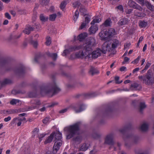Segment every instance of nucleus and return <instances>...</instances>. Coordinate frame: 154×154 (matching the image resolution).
Wrapping results in <instances>:
<instances>
[{"label": "nucleus", "mask_w": 154, "mask_h": 154, "mask_svg": "<svg viewBox=\"0 0 154 154\" xmlns=\"http://www.w3.org/2000/svg\"><path fill=\"white\" fill-rule=\"evenodd\" d=\"M54 139L56 141H59L61 140L62 138V134L59 131H57L56 133L55 132Z\"/></svg>", "instance_id": "23"}, {"label": "nucleus", "mask_w": 154, "mask_h": 154, "mask_svg": "<svg viewBox=\"0 0 154 154\" xmlns=\"http://www.w3.org/2000/svg\"><path fill=\"white\" fill-rule=\"evenodd\" d=\"M125 137L129 139V142L125 141V146L127 149H130L132 146L136 145L139 142L140 137L131 134H127Z\"/></svg>", "instance_id": "5"}, {"label": "nucleus", "mask_w": 154, "mask_h": 154, "mask_svg": "<svg viewBox=\"0 0 154 154\" xmlns=\"http://www.w3.org/2000/svg\"><path fill=\"white\" fill-rule=\"evenodd\" d=\"M49 117H47L43 120V122L44 124H46L49 121Z\"/></svg>", "instance_id": "55"}, {"label": "nucleus", "mask_w": 154, "mask_h": 154, "mask_svg": "<svg viewBox=\"0 0 154 154\" xmlns=\"http://www.w3.org/2000/svg\"><path fill=\"white\" fill-rule=\"evenodd\" d=\"M79 123H77L68 128V131L69 134L67 136V138L70 139L77 133L79 130Z\"/></svg>", "instance_id": "6"}, {"label": "nucleus", "mask_w": 154, "mask_h": 154, "mask_svg": "<svg viewBox=\"0 0 154 154\" xmlns=\"http://www.w3.org/2000/svg\"><path fill=\"white\" fill-rule=\"evenodd\" d=\"M133 9H127L125 10V12L127 14H130L132 13Z\"/></svg>", "instance_id": "54"}, {"label": "nucleus", "mask_w": 154, "mask_h": 154, "mask_svg": "<svg viewBox=\"0 0 154 154\" xmlns=\"http://www.w3.org/2000/svg\"><path fill=\"white\" fill-rule=\"evenodd\" d=\"M116 8H118L121 11H122L123 10V6L121 5H120L116 7Z\"/></svg>", "instance_id": "61"}, {"label": "nucleus", "mask_w": 154, "mask_h": 154, "mask_svg": "<svg viewBox=\"0 0 154 154\" xmlns=\"http://www.w3.org/2000/svg\"><path fill=\"white\" fill-rule=\"evenodd\" d=\"M51 43V38L49 37H47V40L46 42V45H49Z\"/></svg>", "instance_id": "51"}, {"label": "nucleus", "mask_w": 154, "mask_h": 154, "mask_svg": "<svg viewBox=\"0 0 154 154\" xmlns=\"http://www.w3.org/2000/svg\"><path fill=\"white\" fill-rule=\"evenodd\" d=\"M45 134H42L38 135V138L41 141L42 140V138H43L45 136Z\"/></svg>", "instance_id": "60"}, {"label": "nucleus", "mask_w": 154, "mask_h": 154, "mask_svg": "<svg viewBox=\"0 0 154 154\" xmlns=\"http://www.w3.org/2000/svg\"><path fill=\"white\" fill-rule=\"evenodd\" d=\"M139 25L141 28H145L146 27L147 24V22L144 20H140L139 21Z\"/></svg>", "instance_id": "33"}, {"label": "nucleus", "mask_w": 154, "mask_h": 154, "mask_svg": "<svg viewBox=\"0 0 154 154\" xmlns=\"http://www.w3.org/2000/svg\"><path fill=\"white\" fill-rule=\"evenodd\" d=\"M87 24L85 22H83L79 28V29H82L85 28Z\"/></svg>", "instance_id": "53"}, {"label": "nucleus", "mask_w": 154, "mask_h": 154, "mask_svg": "<svg viewBox=\"0 0 154 154\" xmlns=\"http://www.w3.org/2000/svg\"><path fill=\"white\" fill-rule=\"evenodd\" d=\"M79 14V12L78 10H77L75 11V15L74 16L73 20L75 22L76 21L77 18H78Z\"/></svg>", "instance_id": "44"}, {"label": "nucleus", "mask_w": 154, "mask_h": 154, "mask_svg": "<svg viewBox=\"0 0 154 154\" xmlns=\"http://www.w3.org/2000/svg\"><path fill=\"white\" fill-rule=\"evenodd\" d=\"M87 36V34L86 33H82L79 35L78 36V39L80 42L83 40Z\"/></svg>", "instance_id": "24"}, {"label": "nucleus", "mask_w": 154, "mask_h": 154, "mask_svg": "<svg viewBox=\"0 0 154 154\" xmlns=\"http://www.w3.org/2000/svg\"><path fill=\"white\" fill-rule=\"evenodd\" d=\"M87 16L85 18V20L84 22L88 24L89 23L91 20V17L89 15H87Z\"/></svg>", "instance_id": "41"}, {"label": "nucleus", "mask_w": 154, "mask_h": 154, "mask_svg": "<svg viewBox=\"0 0 154 154\" xmlns=\"http://www.w3.org/2000/svg\"><path fill=\"white\" fill-rule=\"evenodd\" d=\"M40 20L43 22L47 21L48 19V17H45L43 14H41L39 15Z\"/></svg>", "instance_id": "29"}, {"label": "nucleus", "mask_w": 154, "mask_h": 154, "mask_svg": "<svg viewBox=\"0 0 154 154\" xmlns=\"http://www.w3.org/2000/svg\"><path fill=\"white\" fill-rule=\"evenodd\" d=\"M146 107V105L144 102H140V103L139 108L140 111V112L142 113L143 110Z\"/></svg>", "instance_id": "30"}, {"label": "nucleus", "mask_w": 154, "mask_h": 154, "mask_svg": "<svg viewBox=\"0 0 154 154\" xmlns=\"http://www.w3.org/2000/svg\"><path fill=\"white\" fill-rule=\"evenodd\" d=\"M42 56V55L40 53H38L35 55V62H37L39 58Z\"/></svg>", "instance_id": "48"}, {"label": "nucleus", "mask_w": 154, "mask_h": 154, "mask_svg": "<svg viewBox=\"0 0 154 154\" xmlns=\"http://www.w3.org/2000/svg\"><path fill=\"white\" fill-rule=\"evenodd\" d=\"M131 128V124H129L125 126L124 127L120 129L119 130L120 132L125 136L126 133L128 131L130 130Z\"/></svg>", "instance_id": "13"}, {"label": "nucleus", "mask_w": 154, "mask_h": 154, "mask_svg": "<svg viewBox=\"0 0 154 154\" xmlns=\"http://www.w3.org/2000/svg\"><path fill=\"white\" fill-rule=\"evenodd\" d=\"M68 108H65L61 110H60L59 112L60 113H64L66 112L67 110H68Z\"/></svg>", "instance_id": "63"}, {"label": "nucleus", "mask_w": 154, "mask_h": 154, "mask_svg": "<svg viewBox=\"0 0 154 154\" xmlns=\"http://www.w3.org/2000/svg\"><path fill=\"white\" fill-rule=\"evenodd\" d=\"M151 65V63H150L149 62H147L145 67L144 68L145 69L147 70L149 67Z\"/></svg>", "instance_id": "59"}, {"label": "nucleus", "mask_w": 154, "mask_h": 154, "mask_svg": "<svg viewBox=\"0 0 154 154\" xmlns=\"http://www.w3.org/2000/svg\"><path fill=\"white\" fill-rule=\"evenodd\" d=\"M20 100H18L13 99L11 100L10 102V104L12 105H14L17 103H19Z\"/></svg>", "instance_id": "40"}, {"label": "nucleus", "mask_w": 154, "mask_h": 154, "mask_svg": "<svg viewBox=\"0 0 154 154\" xmlns=\"http://www.w3.org/2000/svg\"><path fill=\"white\" fill-rule=\"evenodd\" d=\"M81 4L79 1H76L73 4V6L75 8L77 7L78 6H79Z\"/></svg>", "instance_id": "56"}, {"label": "nucleus", "mask_w": 154, "mask_h": 154, "mask_svg": "<svg viewBox=\"0 0 154 154\" xmlns=\"http://www.w3.org/2000/svg\"><path fill=\"white\" fill-rule=\"evenodd\" d=\"M134 14L135 16H136L138 17H145L146 14H145L143 12H140L137 11H134Z\"/></svg>", "instance_id": "25"}, {"label": "nucleus", "mask_w": 154, "mask_h": 154, "mask_svg": "<svg viewBox=\"0 0 154 154\" xmlns=\"http://www.w3.org/2000/svg\"><path fill=\"white\" fill-rule=\"evenodd\" d=\"M153 74L152 70L149 69L144 75L138 76L139 79L143 81L147 85H152L154 83V78L153 77Z\"/></svg>", "instance_id": "4"}, {"label": "nucleus", "mask_w": 154, "mask_h": 154, "mask_svg": "<svg viewBox=\"0 0 154 154\" xmlns=\"http://www.w3.org/2000/svg\"><path fill=\"white\" fill-rule=\"evenodd\" d=\"M62 141L61 140L59 141H56L53 146V153H56L57 151L59 149L60 147L62 145Z\"/></svg>", "instance_id": "10"}, {"label": "nucleus", "mask_w": 154, "mask_h": 154, "mask_svg": "<svg viewBox=\"0 0 154 154\" xmlns=\"http://www.w3.org/2000/svg\"><path fill=\"white\" fill-rule=\"evenodd\" d=\"M25 93L24 91H22L20 90H13L12 91V93L14 94H24Z\"/></svg>", "instance_id": "37"}, {"label": "nucleus", "mask_w": 154, "mask_h": 154, "mask_svg": "<svg viewBox=\"0 0 154 154\" xmlns=\"http://www.w3.org/2000/svg\"><path fill=\"white\" fill-rule=\"evenodd\" d=\"M108 31L110 37L113 36L115 34V30L113 29H110L108 30Z\"/></svg>", "instance_id": "35"}, {"label": "nucleus", "mask_w": 154, "mask_h": 154, "mask_svg": "<svg viewBox=\"0 0 154 154\" xmlns=\"http://www.w3.org/2000/svg\"><path fill=\"white\" fill-rule=\"evenodd\" d=\"M18 112L17 109H10L7 110H3V113L4 114H12L17 113Z\"/></svg>", "instance_id": "15"}, {"label": "nucleus", "mask_w": 154, "mask_h": 154, "mask_svg": "<svg viewBox=\"0 0 154 154\" xmlns=\"http://www.w3.org/2000/svg\"><path fill=\"white\" fill-rule=\"evenodd\" d=\"M112 109L110 106H108L104 112V114L106 116H109L112 111Z\"/></svg>", "instance_id": "28"}, {"label": "nucleus", "mask_w": 154, "mask_h": 154, "mask_svg": "<svg viewBox=\"0 0 154 154\" xmlns=\"http://www.w3.org/2000/svg\"><path fill=\"white\" fill-rule=\"evenodd\" d=\"M39 129L37 128H35L32 131L33 134H34V135L35 134H37L39 131Z\"/></svg>", "instance_id": "57"}, {"label": "nucleus", "mask_w": 154, "mask_h": 154, "mask_svg": "<svg viewBox=\"0 0 154 154\" xmlns=\"http://www.w3.org/2000/svg\"><path fill=\"white\" fill-rule=\"evenodd\" d=\"M21 36V34H20L19 35H11L8 38V40H11L13 39H18L20 38Z\"/></svg>", "instance_id": "34"}, {"label": "nucleus", "mask_w": 154, "mask_h": 154, "mask_svg": "<svg viewBox=\"0 0 154 154\" xmlns=\"http://www.w3.org/2000/svg\"><path fill=\"white\" fill-rule=\"evenodd\" d=\"M47 54L48 56L51 57L54 60H56L57 57V55L56 53H51L48 52L47 53Z\"/></svg>", "instance_id": "32"}, {"label": "nucleus", "mask_w": 154, "mask_h": 154, "mask_svg": "<svg viewBox=\"0 0 154 154\" xmlns=\"http://www.w3.org/2000/svg\"><path fill=\"white\" fill-rule=\"evenodd\" d=\"M99 73V71L95 67L91 66L90 67L89 73L92 76L95 74H98Z\"/></svg>", "instance_id": "18"}, {"label": "nucleus", "mask_w": 154, "mask_h": 154, "mask_svg": "<svg viewBox=\"0 0 154 154\" xmlns=\"http://www.w3.org/2000/svg\"><path fill=\"white\" fill-rule=\"evenodd\" d=\"M119 70L122 72L126 70V68L124 66H123L120 68Z\"/></svg>", "instance_id": "64"}, {"label": "nucleus", "mask_w": 154, "mask_h": 154, "mask_svg": "<svg viewBox=\"0 0 154 154\" xmlns=\"http://www.w3.org/2000/svg\"><path fill=\"white\" fill-rule=\"evenodd\" d=\"M98 28L97 26L96 25H92L89 29V32L90 34H92L95 33V32L98 30Z\"/></svg>", "instance_id": "20"}, {"label": "nucleus", "mask_w": 154, "mask_h": 154, "mask_svg": "<svg viewBox=\"0 0 154 154\" xmlns=\"http://www.w3.org/2000/svg\"><path fill=\"white\" fill-rule=\"evenodd\" d=\"M119 44V41L117 40H115L113 41V43L112 45V48H115Z\"/></svg>", "instance_id": "36"}, {"label": "nucleus", "mask_w": 154, "mask_h": 154, "mask_svg": "<svg viewBox=\"0 0 154 154\" xmlns=\"http://www.w3.org/2000/svg\"><path fill=\"white\" fill-rule=\"evenodd\" d=\"M111 23V19L110 18L108 19L105 21L104 23L101 25V27L110 26Z\"/></svg>", "instance_id": "26"}, {"label": "nucleus", "mask_w": 154, "mask_h": 154, "mask_svg": "<svg viewBox=\"0 0 154 154\" xmlns=\"http://www.w3.org/2000/svg\"><path fill=\"white\" fill-rule=\"evenodd\" d=\"M88 148V147L87 144L85 143H84L81 146L80 148V150L82 151H85Z\"/></svg>", "instance_id": "42"}, {"label": "nucleus", "mask_w": 154, "mask_h": 154, "mask_svg": "<svg viewBox=\"0 0 154 154\" xmlns=\"http://www.w3.org/2000/svg\"><path fill=\"white\" fill-rule=\"evenodd\" d=\"M119 77L118 76H116L115 77V79L116 81V84H119L122 82V81L121 80L120 81H119Z\"/></svg>", "instance_id": "50"}, {"label": "nucleus", "mask_w": 154, "mask_h": 154, "mask_svg": "<svg viewBox=\"0 0 154 154\" xmlns=\"http://www.w3.org/2000/svg\"><path fill=\"white\" fill-rule=\"evenodd\" d=\"M95 44L94 39L93 38H89L87 39L85 43L83 44L82 46L80 45L78 46L71 47L68 49H66L64 51L63 55L65 56L66 53L68 52L79 50L82 48H83L84 50L85 51L86 53H87L88 54L91 53L93 51V48L94 47Z\"/></svg>", "instance_id": "3"}, {"label": "nucleus", "mask_w": 154, "mask_h": 154, "mask_svg": "<svg viewBox=\"0 0 154 154\" xmlns=\"http://www.w3.org/2000/svg\"><path fill=\"white\" fill-rule=\"evenodd\" d=\"M101 20L100 18L97 19L96 18L94 19L93 21L91 22V25H94L95 23H98Z\"/></svg>", "instance_id": "47"}, {"label": "nucleus", "mask_w": 154, "mask_h": 154, "mask_svg": "<svg viewBox=\"0 0 154 154\" xmlns=\"http://www.w3.org/2000/svg\"><path fill=\"white\" fill-rule=\"evenodd\" d=\"M113 138V134L111 133L107 135L105 138L104 143L109 145H113L115 143Z\"/></svg>", "instance_id": "8"}, {"label": "nucleus", "mask_w": 154, "mask_h": 154, "mask_svg": "<svg viewBox=\"0 0 154 154\" xmlns=\"http://www.w3.org/2000/svg\"><path fill=\"white\" fill-rule=\"evenodd\" d=\"M128 5L131 8L136 9L140 11H142L143 10V8L141 6L132 0H129Z\"/></svg>", "instance_id": "7"}, {"label": "nucleus", "mask_w": 154, "mask_h": 154, "mask_svg": "<svg viewBox=\"0 0 154 154\" xmlns=\"http://www.w3.org/2000/svg\"><path fill=\"white\" fill-rule=\"evenodd\" d=\"M129 20L126 18H123L119 20L118 23V24L120 26H123L128 24Z\"/></svg>", "instance_id": "14"}, {"label": "nucleus", "mask_w": 154, "mask_h": 154, "mask_svg": "<svg viewBox=\"0 0 154 154\" xmlns=\"http://www.w3.org/2000/svg\"><path fill=\"white\" fill-rule=\"evenodd\" d=\"M148 127L149 125L148 124L146 123H144L141 125L140 128V129L142 131L145 132L148 130Z\"/></svg>", "instance_id": "21"}, {"label": "nucleus", "mask_w": 154, "mask_h": 154, "mask_svg": "<svg viewBox=\"0 0 154 154\" xmlns=\"http://www.w3.org/2000/svg\"><path fill=\"white\" fill-rule=\"evenodd\" d=\"M37 108V106H33L32 107H28L27 108H26L24 109H23L22 111L23 112L27 111L29 110H32L34 109ZM38 108V107H37Z\"/></svg>", "instance_id": "39"}, {"label": "nucleus", "mask_w": 154, "mask_h": 154, "mask_svg": "<svg viewBox=\"0 0 154 154\" xmlns=\"http://www.w3.org/2000/svg\"><path fill=\"white\" fill-rule=\"evenodd\" d=\"M82 138L81 137L79 136L75 137H74L73 138V141L78 142H80L82 140Z\"/></svg>", "instance_id": "45"}, {"label": "nucleus", "mask_w": 154, "mask_h": 154, "mask_svg": "<svg viewBox=\"0 0 154 154\" xmlns=\"http://www.w3.org/2000/svg\"><path fill=\"white\" fill-rule=\"evenodd\" d=\"M101 50L99 49L94 51L93 52H92V53L88 54L86 57L88 58L91 57L92 58H97L101 55Z\"/></svg>", "instance_id": "9"}, {"label": "nucleus", "mask_w": 154, "mask_h": 154, "mask_svg": "<svg viewBox=\"0 0 154 154\" xmlns=\"http://www.w3.org/2000/svg\"><path fill=\"white\" fill-rule=\"evenodd\" d=\"M51 78L52 81L47 83L45 85H42L38 88L39 90H36L35 92H31L29 93L28 96L30 97H34L36 96L39 93L43 96L45 94H50L51 97L55 95L61 91V89L57 85L55 81V76L52 75Z\"/></svg>", "instance_id": "1"}, {"label": "nucleus", "mask_w": 154, "mask_h": 154, "mask_svg": "<svg viewBox=\"0 0 154 154\" xmlns=\"http://www.w3.org/2000/svg\"><path fill=\"white\" fill-rule=\"evenodd\" d=\"M87 54L86 53H84L83 51H79L75 53V56L77 58H82Z\"/></svg>", "instance_id": "22"}, {"label": "nucleus", "mask_w": 154, "mask_h": 154, "mask_svg": "<svg viewBox=\"0 0 154 154\" xmlns=\"http://www.w3.org/2000/svg\"><path fill=\"white\" fill-rule=\"evenodd\" d=\"M0 66L5 67V69L6 71L13 70L14 73L18 75H20L24 74L25 71V68L23 65H19L14 68V65L10 62L8 58H0Z\"/></svg>", "instance_id": "2"}, {"label": "nucleus", "mask_w": 154, "mask_h": 154, "mask_svg": "<svg viewBox=\"0 0 154 154\" xmlns=\"http://www.w3.org/2000/svg\"><path fill=\"white\" fill-rule=\"evenodd\" d=\"M99 34L102 39L107 40L110 38L108 31H104V30H102Z\"/></svg>", "instance_id": "11"}, {"label": "nucleus", "mask_w": 154, "mask_h": 154, "mask_svg": "<svg viewBox=\"0 0 154 154\" xmlns=\"http://www.w3.org/2000/svg\"><path fill=\"white\" fill-rule=\"evenodd\" d=\"M140 57L139 56L137 58L135 59L134 60L132 61L131 63H137L140 60Z\"/></svg>", "instance_id": "58"}, {"label": "nucleus", "mask_w": 154, "mask_h": 154, "mask_svg": "<svg viewBox=\"0 0 154 154\" xmlns=\"http://www.w3.org/2000/svg\"><path fill=\"white\" fill-rule=\"evenodd\" d=\"M5 17L8 19H11V17L10 14L8 12H6L5 14Z\"/></svg>", "instance_id": "62"}, {"label": "nucleus", "mask_w": 154, "mask_h": 154, "mask_svg": "<svg viewBox=\"0 0 154 154\" xmlns=\"http://www.w3.org/2000/svg\"><path fill=\"white\" fill-rule=\"evenodd\" d=\"M30 42L35 48H36L37 47L38 44L37 41L31 40Z\"/></svg>", "instance_id": "49"}, {"label": "nucleus", "mask_w": 154, "mask_h": 154, "mask_svg": "<svg viewBox=\"0 0 154 154\" xmlns=\"http://www.w3.org/2000/svg\"><path fill=\"white\" fill-rule=\"evenodd\" d=\"M66 1H63L60 4V8L61 9L63 10V9L65 8L66 6Z\"/></svg>", "instance_id": "43"}, {"label": "nucleus", "mask_w": 154, "mask_h": 154, "mask_svg": "<svg viewBox=\"0 0 154 154\" xmlns=\"http://www.w3.org/2000/svg\"><path fill=\"white\" fill-rule=\"evenodd\" d=\"M81 15L84 16L87 15V14H86L87 10L83 6H81L79 9Z\"/></svg>", "instance_id": "31"}, {"label": "nucleus", "mask_w": 154, "mask_h": 154, "mask_svg": "<svg viewBox=\"0 0 154 154\" xmlns=\"http://www.w3.org/2000/svg\"><path fill=\"white\" fill-rule=\"evenodd\" d=\"M26 119L24 117L23 118H16L13 119V120L12 122V123L13 124H15L17 122V121H20L21 122H22L25 121Z\"/></svg>", "instance_id": "27"}, {"label": "nucleus", "mask_w": 154, "mask_h": 154, "mask_svg": "<svg viewBox=\"0 0 154 154\" xmlns=\"http://www.w3.org/2000/svg\"><path fill=\"white\" fill-rule=\"evenodd\" d=\"M35 25L32 26H31L29 25H26L25 29L23 31V32L26 34L28 35L31 32L34 30L35 26Z\"/></svg>", "instance_id": "12"}, {"label": "nucleus", "mask_w": 154, "mask_h": 154, "mask_svg": "<svg viewBox=\"0 0 154 154\" xmlns=\"http://www.w3.org/2000/svg\"><path fill=\"white\" fill-rule=\"evenodd\" d=\"M57 17V15L55 14H52L50 15L49 16V19L50 20L54 21L55 20V19Z\"/></svg>", "instance_id": "38"}, {"label": "nucleus", "mask_w": 154, "mask_h": 154, "mask_svg": "<svg viewBox=\"0 0 154 154\" xmlns=\"http://www.w3.org/2000/svg\"><path fill=\"white\" fill-rule=\"evenodd\" d=\"M141 88L140 85L135 83L131 84L130 86V89L134 91L140 90Z\"/></svg>", "instance_id": "19"}, {"label": "nucleus", "mask_w": 154, "mask_h": 154, "mask_svg": "<svg viewBox=\"0 0 154 154\" xmlns=\"http://www.w3.org/2000/svg\"><path fill=\"white\" fill-rule=\"evenodd\" d=\"M100 135V134L96 133H94L92 134V137L94 138H96L99 137Z\"/></svg>", "instance_id": "52"}, {"label": "nucleus", "mask_w": 154, "mask_h": 154, "mask_svg": "<svg viewBox=\"0 0 154 154\" xmlns=\"http://www.w3.org/2000/svg\"><path fill=\"white\" fill-rule=\"evenodd\" d=\"M76 106H72L71 107L73 109L75 112H76L78 113L80 112L83 111L84 108V105L83 104H80L79 106V109H77Z\"/></svg>", "instance_id": "17"}, {"label": "nucleus", "mask_w": 154, "mask_h": 154, "mask_svg": "<svg viewBox=\"0 0 154 154\" xmlns=\"http://www.w3.org/2000/svg\"><path fill=\"white\" fill-rule=\"evenodd\" d=\"M55 134V132H52L50 135L48 136L46 139V140L44 142L45 144H46L48 143H49L51 142L52 141Z\"/></svg>", "instance_id": "16"}, {"label": "nucleus", "mask_w": 154, "mask_h": 154, "mask_svg": "<svg viewBox=\"0 0 154 154\" xmlns=\"http://www.w3.org/2000/svg\"><path fill=\"white\" fill-rule=\"evenodd\" d=\"M50 0H40V3L42 5H46L49 2Z\"/></svg>", "instance_id": "46"}]
</instances>
